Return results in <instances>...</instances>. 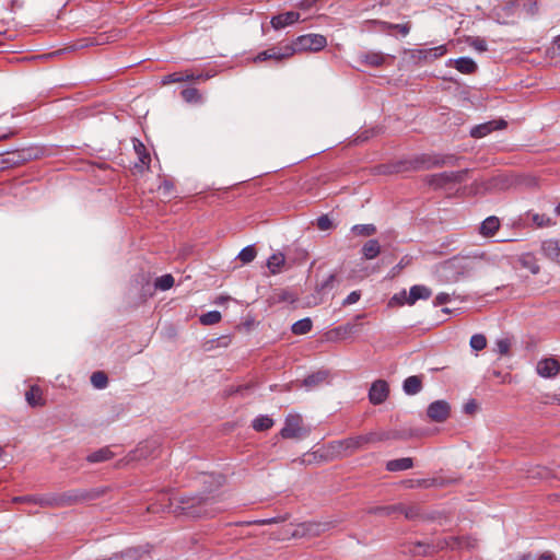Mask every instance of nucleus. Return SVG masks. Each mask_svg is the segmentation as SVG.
Listing matches in <instances>:
<instances>
[{"label":"nucleus","instance_id":"obj_23","mask_svg":"<svg viewBox=\"0 0 560 560\" xmlns=\"http://www.w3.org/2000/svg\"><path fill=\"white\" fill-rule=\"evenodd\" d=\"M500 228V221L497 217L487 218L480 225L479 232L486 237L493 236Z\"/></svg>","mask_w":560,"mask_h":560},{"label":"nucleus","instance_id":"obj_41","mask_svg":"<svg viewBox=\"0 0 560 560\" xmlns=\"http://www.w3.org/2000/svg\"><path fill=\"white\" fill-rule=\"evenodd\" d=\"M221 320V314L218 311H211L200 316V323L203 325H214Z\"/></svg>","mask_w":560,"mask_h":560},{"label":"nucleus","instance_id":"obj_24","mask_svg":"<svg viewBox=\"0 0 560 560\" xmlns=\"http://www.w3.org/2000/svg\"><path fill=\"white\" fill-rule=\"evenodd\" d=\"M26 401L32 407L44 406L43 392L38 386H32L25 394Z\"/></svg>","mask_w":560,"mask_h":560},{"label":"nucleus","instance_id":"obj_43","mask_svg":"<svg viewBox=\"0 0 560 560\" xmlns=\"http://www.w3.org/2000/svg\"><path fill=\"white\" fill-rule=\"evenodd\" d=\"M467 42L471 48L479 52H483L488 49L487 42L481 37H469Z\"/></svg>","mask_w":560,"mask_h":560},{"label":"nucleus","instance_id":"obj_45","mask_svg":"<svg viewBox=\"0 0 560 560\" xmlns=\"http://www.w3.org/2000/svg\"><path fill=\"white\" fill-rule=\"evenodd\" d=\"M408 294L406 290H402L398 293H396L390 300H389V305L390 306H394V305H398V306H401L404 304H408Z\"/></svg>","mask_w":560,"mask_h":560},{"label":"nucleus","instance_id":"obj_11","mask_svg":"<svg viewBox=\"0 0 560 560\" xmlns=\"http://www.w3.org/2000/svg\"><path fill=\"white\" fill-rule=\"evenodd\" d=\"M388 396V385L385 381H376L372 384L369 397L372 404L378 405L385 401Z\"/></svg>","mask_w":560,"mask_h":560},{"label":"nucleus","instance_id":"obj_3","mask_svg":"<svg viewBox=\"0 0 560 560\" xmlns=\"http://www.w3.org/2000/svg\"><path fill=\"white\" fill-rule=\"evenodd\" d=\"M467 175V170L458 172H443L428 176L427 183L434 188H445L452 184L464 182Z\"/></svg>","mask_w":560,"mask_h":560},{"label":"nucleus","instance_id":"obj_31","mask_svg":"<svg viewBox=\"0 0 560 560\" xmlns=\"http://www.w3.org/2000/svg\"><path fill=\"white\" fill-rule=\"evenodd\" d=\"M312 327H313V323H312L311 318L306 317V318L295 322L292 325V332L294 335H305L311 331Z\"/></svg>","mask_w":560,"mask_h":560},{"label":"nucleus","instance_id":"obj_42","mask_svg":"<svg viewBox=\"0 0 560 560\" xmlns=\"http://www.w3.org/2000/svg\"><path fill=\"white\" fill-rule=\"evenodd\" d=\"M355 328V325L347 324L345 326H339L330 331V334L336 335L339 339H346Z\"/></svg>","mask_w":560,"mask_h":560},{"label":"nucleus","instance_id":"obj_1","mask_svg":"<svg viewBox=\"0 0 560 560\" xmlns=\"http://www.w3.org/2000/svg\"><path fill=\"white\" fill-rule=\"evenodd\" d=\"M387 439H389V435L385 432H373L366 435H359L346 439L343 441H339L335 445H332V448H337L336 452L338 454H341L342 452H353L355 450L364 447L370 443L380 442Z\"/></svg>","mask_w":560,"mask_h":560},{"label":"nucleus","instance_id":"obj_55","mask_svg":"<svg viewBox=\"0 0 560 560\" xmlns=\"http://www.w3.org/2000/svg\"><path fill=\"white\" fill-rule=\"evenodd\" d=\"M255 62H261V61H266V60H270V52L268 51V49L259 52L256 57H255Z\"/></svg>","mask_w":560,"mask_h":560},{"label":"nucleus","instance_id":"obj_14","mask_svg":"<svg viewBox=\"0 0 560 560\" xmlns=\"http://www.w3.org/2000/svg\"><path fill=\"white\" fill-rule=\"evenodd\" d=\"M541 254L553 261H560V241L546 240L540 245Z\"/></svg>","mask_w":560,"mask_h":560},{"label":"nucleus","instance_id":"obj_19","mask_svg":"<svg viewBox=\"0 0 560 560\" xmlns=\"http://www.w3.org/2000/svg\"><path fill=\"white\" fill-rule=\"evenodd\" d=\"M431 295L430 288L421 284L412 285L408 294V305H413L418 300H428Z\"/></svg>","mask_w":560,"mask_h":560},{"label":"nucleus","instance_id":"obj_33","mask_svg":"<svg viewBox=\"0 0 560 560\" xmlns=\"http://www.w3.org/2000/svg\"><path fill=\"white\" fill-rule=\"evenodd\" d=\"M273 425V420L268 416H259L253 420V429L255 431H266Z\"/></svg>","mask_w":560,"mask_h":560},{"label":"nucleus","instance_id":"obj_22","mask_svg":"<svg viewBox=\"0 0 560 560\" xmlns=\"http://www.w3.org/2000/svg\"><path fill=\"white\" fill-rule=\"evenodd\" d=\"M114 457V453L110 451L108 446L102 447L95 452H92L86 456V460L90 464L103 463L112 459Z\"/></svg>","mask_w":560,"mask_h":560},{"label":"nucleus","instance_id":"obj_9","mask_svg":"<svg viewBox=\"0 0 560 560\" xmlns=\"http://www.w3.org/2000/svg\"><path fill=\"white\" fill-rule=\"evenodd\" d=\"M506 127V121L503 119L490 120L480 125L475 126L470 130V136L474 138H483L493 130L503 129Z\"/></svg>","mask_w":560,"mask_h":560},{"label":"nucleus","instance_id":"obj_46","mask_svg":"<svg viewBox=\"0 0 560 560\" xmlns=\"http://www.w3.org/2000/svg\"><path fill=\"white\" fill-rule=\"evenodd\" d=\"M306 533L308 535H313V536H316V535H319L322 534L323 532L326 530V528L328 527V524H322V523H310V524H306Z\"/></svg>","mask_w":560,"mask_h":560},{"label":"nucleus","instance_id":"obj_16","mask_svg":"<svg viewBox=\"0 0 560 560\" xmlns=\"http://www.w3.org/2000/svg\"><path fill=\"white\" fill-rule=\"evenodd\" d=\"M15 502H31L40 506L56 508L59 506L60 501L57 495L51 497H20L14 499Z\"/></svg>","mask_w":560,"mask_h":560},{"label":"nucleus","instance_id":"obj_37","mask_svg":"<svg viewBox=\"0 0 560 560\" xmlns=\"http://www.w3.org/2000/svg\"><path fill=\"white\" fill-rule=\"evenodd\" d=\"M154 285L156 289L165 291L174 285V278L172 275H164L156 278Z\"/></svg>","mask_w":560,"mask_h":560},{"label":"nucleus","instance_id":"obj_35","mask_svg":"<svg viewBox=\"0 0 560 560\" xmlns=\"http://www.w3.org/2000/svg\"><path fill=\"white\" fill-rule=\"evenodd\" d=\"M469 345L474 351H481L487 347V338L482 334H475L471 336Z\"/></svg>","mask_w":560,"mask_h":560},{"label":"nucleus","instance_id":"obj_60","mask_svg":"<svg viewBox=\"0 0 560 560\" xmlns=\"http://www.w3.org/2000/svg\"><path fill=\"white\" fill-rule=\"evenodd\" d=\"M538 560H553V555L550 552H545L538 558Z\"/></svg>","mask_w":560,"mask_h":560},{"label":"nucleus","instance_id":"obj_17","mask_svg":"<svg viewBox=\"0 0 560 560\" xmlns=\"http://www.w3.org/2000/svg\"><path fill=\"white\" fill-rule=\"evenodd\" d=\"M270 52V60L281 61L283 59L290 58L296 52V48L291 45L284 46H275L268 49Z\"/></svg>","mask_w":560,"mask_h":560},{"label":"nucleus","instance_id":"obj_54","mask_svg":"<svg viewBox=\"0 0 560 560\" xmlns=\"http://www.w3.org/2000/svg\"><path fill=\"white\" fill-rule=\"evenodd\" d=\"M159 190L165 196V197H171L172 192H173V185L171 183H163L160 187H159Z\"/></svg>","mask_w":560,"mask_h":560},{"label":"nucleus","instance_id":"obj_30","mask_svg":"<svg viewBox=\"0 0 560 560\" xmlns=\"http://www.w3.org/2000/svg\"><path fill=\"white\" fill-rule=\"evenodd\" d=\"M328 377V372L326 371H318L312 375H308L304 381V386L312 388L315 386H318L319 384H323Z\"/></svg>","mask_w":560,"mask_h":560},{"label":"nucleus","instance_id":"obj_12","mask_svg":"<svg viewBox=\"0 0 560 560\" xmlns=\"http://www.w3.org/2000/svg\"><path fill=\"white\" fill-rule=\"evenodd\" d=\"M156 450L158 444L155 441H147L144 443H140L138 447L129 454V460L145 459L153 455Z\"/></svg>","mask_w":560,"mask_h":560},{"label":"nucleus","instance_id":"obj_28","mask_svg":"<svg viewBox=\"0 0 560 560\" xmlns=\"http://www.w3.org/2000/svg\"><path fill=\"white\" fill-rule=\"evenodd\" d=\"M422 388V382L419 376H409L404 382V390L408 395H416Z\"/></svg>","mask_w":560,"mask_h":560},{"label":"nucleus","instance_id":"obj_63","mask_svg":"<svg viewBox=\"0 0 560 560\" xmlns=\"http://www.w3.org/2000/svg\"><path fill=\"white\" fill-rule=\"evenodd\" d=\"M228 300H229L228 296H220V298L217 299L215 303L217 304H222V303H224Z\"/></svg>","mask_w":560,"mask_h":560},{"label":"nucleus","instance_id":"obj_39","mask_svg":"<svg viewBox=\"0 0 560 560\" xmlns=\"http://www.w3.org/2000/svg\"><path fill=\"white\" fill-rule=\"evenodd\" d=\"M108 378L104 372H94L91 376V383L95 388L106 387Z\"/></svg>","mask_w":560,"mask_h":560},{"label":"nucleus","instance_id":"obj_18","mask_svg":"<svg viewBox=\"0 0 560 560\" xmlns=\"http://www.w3.org/2000/svg\"><path fill=\"white\" fill-rule=\"evenodd\" d=\"M517 262L524 269H528L533 275L540 271V267L536 256L533 253H523L517 256Z\"/></svg>","mask_w":560,"mask_h":560},{"label":"nucleus","instance_id":"obj_36","mask_svg":"<svg viewBox=\"0 0 560 560\" xmlns=\"http://www.w3.org/2000/svg\"><path fill=\"white\" fill-rule=\"evenodd\" d=\"M182 97L188 103H200L202 101L201 94L195 88L183 90Z\"/></svg>","mask_w":560,"mask_h":560},{"label":"nucleus","instance_id":"obj_26","mask_svg":"<svg viewBox=\"0 0 560 560\" xmlns=\"http://www.w3.org/2000/svg\"><path fill=\"white\" fill-rule=\"evenodd\" d=\"M413 466V462L410 457H404L398 459L388 460L386 469L389 471H400L410 469Z\"/></svg>","mask_w":560,"mask_h":560},{"label":"nucleus","instance_id":"obj_61","mask_svg":"<svg viewBox=\"0 0 560 560\" xmlns=\"http://www.w3.org/2000/svg\"><path fill=\"white\" fill-rule=\"evenodd\" d=\"M550 402L560 405V394L552 395L550 397Z\"/></svg>","mask_w":560,"mask_h":560},{"label":"nucleus","instance_id":"obj_57","mask_svg":"<svg viewBox=\"0 0 560 560\" xmlns=\"http://www.w3.org/2000/svg\"><path fill=\"white\" fill-rule=\"evenodd\" d=\"M195 516H209L212 515V511H208L207 509H200L198 511L191 512Z\"/></svg>","mask_w":560,"mask_h":560},{"label":"nucleus","instance_id":"obj_32","mask_svg":"<svg viewBox=\"0 0 560 560\" xmlns=\"http://www.w3.org/2000/svg\"><path fill=\"white\" fill-rule=\"evenodd\" d=\"M383 31H398L402 36H406L409 34L411 25L409 22L402 23V24H393L388 22H378Z\"/></svg>","mask_w":560,"mask_h":560},{"label":"nucleus","instance_id":"obj_6","mask_svg":"<svg viewBox=\"0 0 560 560\" xmlns=\"http://www.w3.org/2000/svg\"><path fill=\"white\" fill-rule=\"evenodd\" d=\"M97 495L95 491L71 490L57 497L60 501L59 506H66L95 499Z\"/></svg>","mask_w":560,"mask_h":560},{"label":"nucleus","instance_id":"obj_27","mask_svg":"<svg viewBox=\"0 0 560 560\" xmlns=\"http://www.w3.org/2000/svg\"><path fill=\"white\" fill-rule=\"evenodd\" d=\"M381 253V246L377 240H369L362 247V254L365 259H374Z\"/></svg>","mask_w":560,"mask_h":560},{"label":"nucleus","instance_id":"obj_15","mask_svg":"<svg viewBox=\"0 0 560 560\" xmlns=\"http://www.w3.org/2000/svg\"><path fill=\"white\" fill-rule=\"evenodd\" d=\"M209 78H210V75H208V74L207 75H203V74L195 75L194 73H191L189 71L174 72V73L163 77L162 84L166 85V84L177 83V82H183V81H188V80L209 79Z\"/></svg>","mask_w":560,"mask_h":560},{"label":"nucleus","instance_id":"obj_47","mask_svg":"<svg viewBox=\"0 0 560 560\" xmlns=\"http://www.w3.org/2000/svg\"><path fill=\"white\" fill-rule=\"evenodd\" d=\"M511 347V342L509 339H499L495 342V350L502 355H505L509 353Z\"/></svg>","mask_w":560,"mask_h":560},{"label":"nucleus","instance_id":"obj_40","mask_svg":"<svg viewBox=\"0 0 560 560\" xmlns=\"http://www.w3.org/2000/svg\"><path fill=\"white\" fill-rule=\"evenodd\" d=\"M256 255L254 246H247L240 252L238 258L242 262L249 264L255 259Z\"/></svg>","mask_w":560,"mask_h":560},{"label":"nucleus","instance_id":"obj_62","mask_svg":"<svg viewBox=\"0 0 560 560\" xmlns=\"http://www.w3.org/2000/svg\"><path fill=\"white\" fill-rule=\"evenodd\" d=\"M405 515H406L407 518H412L413 516L417 515V513L413 510H409V511L405 512Z\"/></svg>","mask_w":560,"mask_h":560},{"label":"nucleus","instance_id":"obj_51","mask_svg":"<svg viewBox=\"0 0 560 560\" xmlns=\"http://www.w3.org/2000/svg\"><path fill=\"white\" fill-rule=\"evenodd\" d=\"M423 52L425 56L433 55L434 58H438V57L443 56L446 52V49H445V46L442 45V46L431 48L429 50H424Z\"/></svg>","mask_w":560,"mask_h":560},{"label":"nucleus","instance_id":"obj_21","mask_svg":"<svg viewBox=\"0 0 560 560\" xmlns=\"http://www.w3.org/2000/svg\"><path fill=\"white\" fill-rule=\"evenodd\" d=\"M133 149L139 160V163H136V167H140L141 170L149 167L151 159L150 154L147 152L144 144L141 143L139 140H135Z\"/></svg>","mask_w":560,"mask_h":560},{"label":"nucleus","instance_id":"obj_13","mask_svg":"<svg viewBox=\"0 0 560 560\" xmlns=\"http://www.w3.org/2000/svg\"><path fill=\"white\" fill-rule=\"evenodd\" d=\"M299 19L300 14L298 12L290 11L275 15L271 19L270 23L275 30H281L284 28L285 26L294 24L295 22L299 21Z\"/></svg>","mask_w":560,"mask_h":560},{"label":"nucleus","instance_id":"obj_10","mask_svg":"<svg viewBox=\"0 0 560 560\" xmlns=\"http://www.w3.org/2000/svg\"><path fill=\"white\" fill-rule=\"evenodd\" d=\"M516 10V2H500L492 10L493 18L502 24H508L510 18L513 16Z\"/></svg>","mask_w":560,"mask_h":560},{"label":"nucleus","instance_id":"obj_29","mask_svg":"<svg viewBox=\"0 0 560 560\" xmlns=\"http://www.w3.org/2000/svg\"><path fill=\"white\" fill-rule=\"evenodd\" d=\"M455 68L462 73L469 74L477 69V65L472 59L462 57L455 61Z\"/></svg>","mask_w":560,"mask_h":560},{"label":"nucleus","instance_id":"obj_34","mask_svg":"<svg viewBox=\"0 0 560 560\" xmlns=\"http://www.w3.org/2000/svg\"><path fill=\"white\" fill-rule=\"evenodd\" d=\"M530 219H532V222L537 228H547V226L555 225V222L552 221V219L546 214L533 213V214H530Z\"/></svg>","mask_w":560,"mask_h":560},{"label":"nucleus","instance_id":"obj_64","mask_svg":"<svg viewBox=\"0 0 560 560\" xmlns=\"http://www.w3.org/2000/svg\"><path fill=\"white\" fill-rule=\"evenodd\" d=\"M555 212L560 215V203L555 208Z\"/></svg>","mask_w":560,"mask_h":560},{"label":"nucleus","instance_id":"obj_48","mask_svg":"<svg viewBox=\"0 0 560 560\" xmlns=\"http://www.w3.org/2000/svg\"><path fill=\"white\" fill-rule=\"evenodd\" d=\"M12 12H13V5H8L5 7L1 12H0V22L2 23H9L10 21L13 20L12 18Z\"/></svg>","mask_w":560,"mask_h":560},{"label":"nucleus","instance_id":"obj_49","mask_svg":"<svg viewBox=\"0 0 560 560\" xmlns=\"http://www.w3.org/2000/svg\"><path fill=\"white\" fill-rule=\"evenodd\" d=\"M335 279V275H329L322 283L318 284L319 292H325L326 290L332 288Z\"/></svg>","mask_w":560,"mask_h":560},{"label":"nucleus","instance_id":"obj_8","mask_svg":"<svg viewBox=\"0 0 560 560\" xmlns=\"http://www.w3.org/2000/svg\"><path fill=\"white\" fill-rule=\"evenodd\" d=\"M536 371L541 377H556L560 372V363L555 358L542 359L538 361Z\"/></svg>","mask_w":560,"mask_h":560},{"label":"nucleus","instance_id":"obj_2","mask_svg":"<svg viewBox=\"0 0 560 560\" xmlns=\"http://www.w3.org/2000/svg\"><path fill=\"white\" fill-rule=\"evenodd\" d=\"M280 434L283 439L301 440L310 434V429L303 424V419L300 415H289L285 418L284 427Z\"/></svg>","mask_w":560,"mask_h":560},{"label":"nucleus","instance_id":"obj_53","mask_svg":"<svg viewBox=\"0 0 560 560\" xmlns=\"http://www.w3.org/2000/svg\"><path fill=\"white\" fill-rule=\"evenodd\" d=\"M451 300V296L448 293H439L436 296H435V300H434V304L435 305H443V304H446L448 303Z\"/></svg>","mask_w":560,"mask_h":560},{"label":"nucleus","instance_id":"obj_44","mask_svg":"<svg viewBox=\"0 0 560 560\" xmlns=\"http://www.w3.org/2000/svg\"><path fill=\"white\" fill-rule=\"evenodd\" d=\"M435 550V547H431L429 545H424L422 542H417L413 545V549L411 550L415 556H427L432 553Z\"/></svg>","mask_w":560,"mask_h":560},{"label":"nucleus","instance_id":"obj_38","mask_svg":"<svg viewBox=\"0 0 560 560\" xmlns=\"http://www.w3.org/2000/svg\"><path fill=\"white\" fill-rule=\"evenodd\" d=\"M355 235L371 236L375 234L376 228L373 224H357L352 228Z\"/></svg>","mask_w":560,"mask_h":560},{"label":"nucleus","instance_id":"obj_50","mask_svg":"<svg viewBox=\"0 0 560 560\" xmlns=\"http://www.w3.org/2000/svg\"><path fill=\"white\" fill-rule=\"evenodd\" d=\"M331 225H332V223L327 215H322L317 219V226L322 231L329 230L331 228Z\"/></svg>","mask_w":560,"mask_h":560},{"label":"nucleus","instance_id":"obj_20","mask_svg":"<svg viewBox=\"0 0 560 560\" xmlns=\"http://www.w3.org/2000/svg\"><path fill=\"white\" fill-rule=\"evenodd\" d=\"M387 56L381 51H366L359 56V60L371 67H380L385 63Z\"/></svg>","mask_w":560,"mask_h":560},{"label":"nucleus","instance_id":"obj_4","mask_svg":"<svg viewBox=\"0 0 560 560\" xmlns=\"http://www.w3.org/2000/svg\"><path fill=\"white\" fill-rule=\"evenodd\" d=\"M327 44L326 37L319 34H307L296 38L292 44L298 50H320Z\"/></svg>","mask_w":560,"mask_h":560},{"label":"nucleus","instance_id":"obj_56","mask_svg":"<svg viewBox=\"0 0 560 560\" xmlns=\"http://www.w3.org/2000/svg\"><path fill=\"white\" fill-rule=\"evenodd\" d=\"M19 163V160H14L13 158H8V159H0V168H5L8 167L9 165H12V164H16Z\"/></svg>","mask_w":560,"mask_h":560},{"label":"nucleus","instance_id":"obj_7","mask_svg":"<svg viewBox=\"0 0 560 560\" xmlns=\"http://www.w3.org/2000/svg\"><path fill=\"white\" fill-rule=\"evenodd\" d=\"M451 407L445 400H435L429 405L427 415L434 422H444L450 417Z\"/></svg>","mask_w":560,"mask_h":560},{"label":"nucleus","instance_id":"obj_58","mask_svg":"<svg viewBox=\"0 0 560 560\" xmlns=\"http://www.w3.org/2000/svg\"><path fill=\"white\" fill-rule=\"evenodd\" d=\"M422 163L424 168H430L433 165H438L439 161L429 159L428 161L423 160Z\"/></svg>","mask_w":560,"mask_h":560},{"label":"nucleus","instance_id":"obj_5","mask_svg":"<svg viewBox=\"0 0 560 560\" xmlns=\"http://www.w3.org/2000/svg\"><path fill=\"white\" fill-rule=\"evenodd\" d=\"M478 545L477 539L470 536H463V537H448L444 538L438 541L436 548L438 549H444V548H451V549H474Z\"/></svg>","mask_w":560,"mask_h":560},{"label":"nucleus","instance_id":"obj_25","mask_svg":"<svg viewBox=\"0 0 560 560\" xmlns=\"http://www.w3.org/2000/svg\"><path fill=\"white\" fill-rule=\"evenodd\" d=\"M285 264V257L282 253L272 254L267 260V267L272 275L281 272Z\"/></svg>","mask_w":560,"mask_h":560},{"label":"nucleus","instance_id":"obj_52","mask_svg":"<svg viewBox=\"0 0 560 560\" xmlns=\"http://www.w3.org/2000/svg\"><path fill=\"white\" fill-rule=\"evenodd\" d=\"M360 292L359 291H352L343 301V305H350L354 304L360 300Z\"/></svg>","mask_w":560,"mask_h":560},{"label":"nucleus","instance_id":"obj_59","mask_svg":"<svg viewBox=\"0 0 560 560\" xmlns=\"http://www.w3.org/2000/svg\"><path fill=\"white\" fill-rule=\"evenodd\" d=\"M552 48L560 55V36L555 39Z\"/></svg>","mask_w":560,"mask_h":560}]
</instances>
